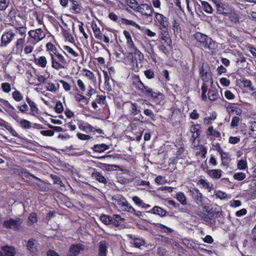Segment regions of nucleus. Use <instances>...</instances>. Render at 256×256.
Returning a JSON list of instances; mask_svg holds the SVG:
<instances>
[{"label":"nucleus","instance_id":"obj_45","mask_svg":"<svg viewBox=\"0 0 256 256\" xmlns=\"http://www.w3.org/2000/svg\"><path fill=\"white\" fill-rule=\"evenodd\" d=\"M144 241L141 238H136L134 240V244L136 248H140V246L144 245Z\"/></svg>","mask_w":256,"mask_h":256},{"label":"nucleus","instance_id":"obj_5","mask_svg":"<svg viewBox=\"0 0 256 256\" xmlns=\"http://www.w3.org/2000/svg\"><path fill=\"white\" fill-rule=\"evenodd\" d=\"M23 220L20 218L13 219L10 218L8 220H4L3 222V226L7 228H10L14 230H19L22 228V224Z\"/></svg>","mask_w":256,"mask_h":256},{"label":"nucleus","instance_id":"obj_13","mask_svg":"<svg viewBox=\"0 0 256 256\" xmlns=\"http://www.w3.org/2000/svg\"><path fill=\"white\" fill-rule=\"evenodd\" d=\"M109 244L106 240H102L98 242V256H106Z\"/></svg>","mask_w":256,"mask_h":256},{"label":"nucleus","instance_id":"obj_18","mask_svg":"<svg viewBox=\"0 0 256 256\" xmlns=\"http://www.w3.org/2000/svg\"><path fill=\"white\" fill-rule=\"evenodd\" d=\"M92 177L102 184H106L107 183L106 178L98 172L94 171L93 172L92 174Z\"/></svg>","mask_w":256,"mask_h":256},{"label":"nucleus","instance_id":"obj_54","mask_svg":"<svg viewBox=\"0 0 256 256\" xmlns=\"http://www.w3.org/2000/svg\"><path fill=\"white\" fill-rule=\"evenodd\" d=\"M28 220L32 224L36 222L38 220L36 214L34 212L30 214L28 217Z\"/></svg>","mask_w":256,"mask_h":256},{"label":"nucleus","instance_id":"obj_36","mask_svg":"<svg viewBox=\"0 0 256 256\" xmlns=\"http://www.w3.org/2000/svg\"><path fill=\"white\" fill-rule=\"evenodd\" d=\"M79 128L80 130H83L86 133L93 132L94 130V128L90 124H87L86 126L80 124L79 126Z\"/></svg>","mask_w":256,"mask_h":256},{"label":"nucleus","instance_id":"obj_50","mask_svg":"<svg viewBox=\"0 0 256 256\" xmlns=\"http://www.w3.org/2000/svg\"><path fill=\"white\" fill-rule=\"evenodd\" d=\"M21 126L24 128H31V123L30 122L26 120H22L20 122Z\"/></svg>","mask_w":256,"mask_h":256},{"label":"nucleus","instance_id":"obj_17","mask_svg":"<svg viewBox=\"0 0 256 256\" xmlns=\"http://www.w3.org/2000/svg\"><path fill=\"white\" fill-rule=\"evenodd\" d=\"M227 111L229 114L235 113L236 115H240L242 110L240 108L236 106L233 104H230L227 106Z\"/></svg>","mask_w":256,"mask_h":256},{"label":"nucleus","instance_id":"obj_63","mask_svg":"<svg viewBox=\"0 0 256 256\" xmlns=\"http://www.w3.org/2000/svg\"><path fill=\"white\" fill-rule=\"evenodd\" d=\"M173 30L176 32H178V30H180V22L178 20H174L173 22Z\"/></svg>","mask_w":256,"mask_h":256},{"label":"nucleus","instance_id":"obj_9","mask_svg":"<svg viewBox=\"0 0 256 256\" xmlns=\"http://www.w3.org/2000/svg\"><path fill=\"white\" fill-rule=\"evenodd\" d=\"M15 34L12 31L4 32L1 38L0 47L6 46L14 38Z\"/></svg>","mask_w":256,"mask_h":256},{"label":"nucleus","instance_id":"obj_25","mask_svg":"<svg viewBox=\"0 0 256 256\" xmlns=\"http://www.w3.org/2000/svg\"><path fill=\"white\" fill-rule=\"evenodd\" d=\"M92 28L96 38L98 40H102V36L100 28L97 26L96 24L94 26L92 25Z\"/></svg>","mask_w":256,"mask_h":256},{"label":"nucleus","instance_id":"obj_24","mask_svg":"<svg viewBox=\"0 0 256 256\" xmlns=\"http://www.w3.org/2000/svg\"><path fill=\"white\" fill-rule=\"evenodd\" d=\"M150 212L154 214L164 216L166 215V211L162 209L161 208L157 206H154L150 211Z\"/></svg>","mask_w":256,"mask_h":256},{"label":"nucleus","instance_id":"obj_56","mask_svg":"<svg viewBox=\"0 0 256 256\" xmlns=\"http://www.w3.org/2000/svg\"><path fill=\"white\" fill-rule=\"evenodd\" d=\"M2 88L5 92H8L11 89L10 84L8 82L3 83L2 84Z\"/></svg>","mask_w":256,"mask_h":256},{"label":"nucleus","instance_id":"obj_1","mask_svg":"<svg viewBox=\"0 0 256 256\" xmlns=\"http://www.w3.org/2000/svg\"><path fill=\"white\" fill-rule=\"evenodd\" d=\"M203 210L206 211L207 214L200 212L198 216L203 220L209 227H215L216 225V218H214L216 214L218 217L222 216V211L220 208L212 207L210 208L208 206L204 205Z\"/></svg>","mask_w":256,"mask_h":256},{"label":"nucleus","instance_id":"obj_32","mask_svg":"<svg viewBox=\"0 0 256 256\" xmlns=\"http://www.w3.org/2000/svg\"><path fill=\"white\" fill-rule=\"evenodd\" d=\"M13 98L16 102H20L22 100L24 96L22 93L18 90H16L12 94Z\"/></svg>","mask_w":256,"mask_h":256},{"label":"nucleus","instance_id":"obj_57","mask_svg":"<svg viewBox=\"0 0 256 256\" xmlns=\"http://www.w3.org/2000/svg\"><path fill=\"white\" fill-rule=\"evenodd\" d=\"M144 75L148 78L152 79L154 78V74L152 70L148 69L144 71Z\"/></svg>","mask_w":256,"mask_h":256},{"label":"nucleus","instance_id":"obj_35","mask_svg":"<svg viewBox=\"0 0 256 256\" xmlns=\"http://www.w3.org/2000/svg\"><path fill=\"white\" fill-rule=\"evenodd\" d=\"M208 98L210 100L214 101L217 98V90L216 89H210L208 91Z\"/></svg>","mask_w":256,"mask_h":256},{"label":"nucleus","instance_id":"obj_20","mask_svg":"<svg viewBox=\"0 0 256 256\" xmlns=\"http://www.w3.org/2000/svg\"><path fill=\"white\" fill-rule=\"evenodd\" d=\"M110 146L104 144H95L92 148V150L97 152H102L106 150L109 149Z\"/></svg>","mask_w":256,"mask_h":256},{"label":"nucleus","instance_id":"obj_37","mask_svg":"<svg viewBox=\"0 0 256 256\" xmlns=\"http://www.w3.org/2000/svg\"><path fill=\"white\" fill-rule=\"evenodd\" d=\"M51 59L52 62V67L57 70L62 68V66L60 64V63L58 62L54 57L53 54H51Z\"/></svg>","mask_w":256,"mask_h":256},{"label":"nucleus","instance_id":"obj_48","mask_svg":"<svg viewBox=\"0 0 256 256\" xmlns=\"http://www.w3.org/2000/svg\"><path fill=\"white\" fill-rule=\"evenodd\" d=\"M51 178L53 180L54 184H60L61 186H64L59 176L56 175L52 174Z\"/></svg>","mask_w":256,"mask_h":256},{"label":"nucleus","instance_id":"obj_15","mask_svg":"<svg viewBox=\"0 0 256 256\" xmlns=\"http://www.w3.org/2000/svg\"><path fill=\"white\" fill-rule=\"evenodd\" d=\"M156 18L158 22L164 28H166L168 26V18L161 14L156 13Z\"/></svg>","mask_w":256,"mask_h":256},{"label":"nucleus","instance_id":"obj_12","mask_svg":"<svg viewBox=\"0 0 256 256\" xmlns=\"http://www.w3.org/2000/svg\"><path fill=\"white\" fill-rule=\"evenodd\" d=\"M15 254V249L13 246H4L0 250V256H14Z\"/></svg>","mask_w":256,"mask_h":256},{"label":"nucleus","instance_id":"obj_34","mask_svg":"<svg viewBox=\"0 0 256 256\" xmlns=\"http://www.w3.org/2000/svg\"><path fill=\"white\" fill-rule=\"evenodd\" d=\"M112 216L106 214H102L100 217V220L104 224L106 225L110 224V223L112 222Z\"/></svg>","mask_w":256,"mask_h":256},{"label":"nucleus","instance_id":"obj_6","mask_svg":"<svg viewBox=\"0 0 256 256\" xmlns=\"http://www.w3.org/2000/svg\"><path fill=\"white\" fill-rule=\"evenodd\" d=\"M112 200L118 205L120 208L124 211L130 208V205L128 202L126 198L120 194L114 195L112 198Z\"/></svg>","mask_w":256,"mask_h":256},{"label":"nucleus","instance_id":"obj_47","mask_svg":"<svg viewBox=\"0 0 256 256\" xmlns=\"http://www.w3.org/2000/svg\"><path fill=\"white\" fill-rule=\"evenodd\" d=\"M64 48L65 50L67 51L69 54H72L74 57H77L79 56L78 54L74 50L68 46H64Z\"/></svg>","mask_w":256,"mask_h":256},{"label":"nucleus","instance_id":"obj_30","mask_svg":"<svg viewBox=\"0 0 256 256\" xmlns=\"http://www.w3.org/2000/svg\"><path fill=\"white\" fill-rule=\"evenodd\" d=\"M198 184H201L203 187L208 189L209 191L214 189L213 184H210L205 180L200 179L198 182Z\"/></svg>","mask_w":256,"mask_h":256},{"label":"nucleus","instance_id":"obj_39","mask_svg":"<svg viewBox=\"0 0 256 256\" xmlns=\"http://www.w3.org/2000/svg\"><path fill=\"white\" fill-rule=\"evenodd\" d=\"M242 83L245 88H248L250 90L253 91L255 90L254 87L252 84V82L250 80H244Z\"/></svg>","mask_w":256,"mask_h":256},{"label":"nucleus","instance_id":"obj_59","mask_svg":"<svg viewBox=\"0 0 256 256\" xmlns=\"http://www.w3.org/2000/svg\"><path fill=\"white\" fill-rule=\"evenodd\" d=\"M215 195L217 198H219L220 200H224L226 198L227 196V194L222 191L216 192Z\"/></svg>","mask_w":256,"mask_h":256},{"label":"nucleus","instance_id":"obj_16","mask_svg":"<svg viewBox=\"0 0 256 256\" xmlns=\"http://www.w3.org/2000/svg\"><path fill=\"white\" fill-rule=\"evenodd\" d=\"M27 249L31 253H35L37 251V242L35 240L30 238L26 244Z\"/></svg>","mask_w":256,"mask_h":256},{"label":"nucleus","instance_id":"obj_64","mask_svg":"<svg viewBox=\"0 0 256 256\" xmlns=\"http://www.w3.org/2000/svg\"><path fill=\"white\" fill-rule=\"evenodd\" d=\"M224 96L227 99L230 100H233L235 98L234 95L230 90H227L225 92Z\"/></svg>","mask_w":256,"mask_h":256},{"label":"nucleus","instance_id":"obj_52","mask_svg":"<svg viewBox=\"0 0 256 256\" xmlns=\"http://www.w3.org/2000/svg\"><path fill=\"white\" fill-rule=\"evenodd\" d=\"M122 23L127 25H130L134 27H138V25L134 21L124 18H122Z\"/></svg>","mask_w":256,"mask_h":256},{"label":"nucleus","instance_id":"obj_10","mask_svg":"<svg viewBox=\"0 0 256 256\" xmlns=\"http://www.w3.org/2000/svg\"><path fill=\"white\" fill-rule=\"evenodd\" d=\"M136 8L137 10L136 12H140L142 15L152 16V14L153 9L152 7L148 4H140Z\"/></svg>","mask_w":256,"mask_h":256},{"label":"nucleus","instance_id":"obj_43","mask_svg":"<svg viewBox=\"0 0 256 256\" xmlns=\"http://www.w3.org/2000/svg\"><path fill=\"white\" fill-rule=\"evenodd\" d=\"M46 48L48 50L52 52L55 55L58 54L57 48L56 47L50 42L46 44Z\"/></svg>","mask_w":256,"mask_h":256},{"label":"nucleus","instance_id":"obj_19","mask_svg":"<svg viewBox=\"0 0 256 256\" xmlns=\"http://www.w3.org/2000/svg\"><path fill=\"white\" fill-rule=\"evenodd\" d=\"M70 1L72 4V10L74 11L75 14H80L83 9L80 2L75 0H70Z\"/></svg>","mask_w":256,"mask_h":256},{"label":"nucleus","instance_id":"obj_61","mask_svg":"<svg viewBox=\"0 0 256 256\" xmlns=\"http://www.w3.org/2000/svg\"><path fill=\"white\" fill-rule=\"evenodd\" d=\"M194 4V6L195 10L196 12L198 14V12H202V4H200L198 2H196L194 0H193Z\"/></svg>","mask_w":256,"mask_h":256},{"label":"nucleus","instance_id":"obj_29","mask_svg":"<svg viewBox=\"0 0 256 256\" xmlns=\"http://www.w3.org/2000/svg\"><path fill=\"white\" fill-rule=\"evenodd\" d=\"M222 160V164L224 166H226L228 164L229 161L230 160L228 157V153L224 152L220 154Z\"/></svg>","mask_w":256,"mask_h":256},{"label":"nucleus","instance_id":"obj_3","mask_svg":"<svg viewBox=\"0 0 256 256\" xmlns=\"http://www.w3.org/2000/svg\"><path fill=\"white\" fill-rule=\"evenodd\" d=\"M140 86L138 89L146 96L150 97L153 99H158L162 98L164 94L160 92H156L153 90L152 89L144 85V84L139 80Z\"/></svg>","mask_w":256,"mask_h":256},{"label":"nucleus","instance_id":"obj_49","mask_svg":"<svg viewBox=\"0 0 256 256\" xmlns=\"http://www.w3.org/2000/svg\"><path fill=\"white\" fill-rule=\"evenodd\" d=\"M247 167V162L246 160H240L238 163V168L240 170H244Z\"/></svg>","mask_w":256,"mask_h":256},{"label":"nucleus","instance_id":"obj_14","mask_svg":"<svg viewBox=\"0 0 256 256\" xmlns=\"http://www.w3.org/2000/svg\"><path fill=\"white\" fill-rule=\"evenodd\" d=\"M84 250V246L82 244H76L72 246L70 248L69 256H76L80 250Z\"/></svg>","mask_w":256,"mask_h":256},{"label":"nucleus","instance_id":"obj_8","mask_svg":"<svg viewBox=\"0 0 256 256\" xmlns=\"http://www.w3.org/2000/svg\"><path fill=\"white\" fill-rule=\"evenodd\" d=\"M190 195L192 196L194 202L200 206L204 204L202 194L197 188H192L190 190Z\"/></svg>","mask_w":256,"mask_h":256},{"label":"nucleus","instance_id":"obj_26","mask_svg":"<svg viewBox=\"0 0 256 256\" xmlns=\"http://www.w3.org/2000/svg\"><path fill=\"white\" fill-rule=\"evenodd\" d=\"M176 199L182 205H186L187 204L186 198L184 194L182 192H178L176 194Z\"/></svg>","mask_w":256,"mask_h":256},{"label":"nucleus","instance_id":"obj_62","mask_svg":"<svg viewBox=\"0 0 256 256\" xmlns=\"http://www.w3.org/2000/svg\"><path fill=\"white\" fill-rule=\"evenodd\" d=\"M131 50L134 52V54L138 56L139 59L141 60L144 58V56L142 52L136 48L135 46L134 48H132Z\"/></svg>","mask_w":256,"mask_h":256},{"label":"nucleus","instance_id":"obj_4","mask_svg":"<svg viewBox=\"0 0 256 256\" xmlns=\"http://www.w3.org/2000/svg\"><path fill=\"white\" fill-rule=\"evenodd\" d=\"M28 42L36 44L46 36V33L41 28L31 30L28 32Z\"/></svg>","mask_w":256,"mask_h":256},{"label":"nucleus","instance_id":"obj_7","mask_svg":"<svg viewBox=\"0 0 256 256\" xmlns=\"http://www.w3.org/2000/svg\"><path fill=\"white\" fill-rule=\"evenodd\" d=\"M210 68L208 64H202L200 70V76L202 80L208 82L210 80H212V78L210 74L208 73Z\"/></svg>","mask_w":256,"mask_h":256},{"label":"nucleus","instance_id":"obj_31","mask_svg":"<svg viewBox=\"0 0 256 256\" xmlns=\"http://www.w3.org/2000/svg\"><path fill=\"white\" fill-rule=\"evenodd\" d=\"M229 14H230L229 18L230 22L234 24L239 22L240 16L238 14L235 12H231V13Z\"/></svg>","mask_w":256,"mask_h":256},{"label":"nucleus","instance_id":"obj_53","mask_svg":"<svg viewBox=\"0 0 256 256\" xmlns=\"http://www.w3.org/2000/svg\"><path fill=\"white\" fill-rule=\"evenodd\" d=\"M64 110L63 106L60 102H58L56 103L55 111L58 114L61 113Z\"/></svg>","mask_w":256,"mask_h":256},{"label":"nucleus","instance_id":"obj_11","mask_svg":"<svg viewBox=\"0 0 256 256\" xmlns=\"http://www.w3.org/2000/svg\"><path fill=\"white\" fill-rule=\"evenodd\" d=\"M216 12L218 14H222L224 15H228L232 12V9L229 8L228 6L224 4H216Z\"/></svg>","mask_w":256,"mask_h":256},{"label":"nucleus","instance_id":"obj_23","mask_svg":"<svg viewBox=\"0 0 256 256\" xmlns=\"http://www.w3.org/2000/svg\"><path fill=\"white\" fill-rule=\"evenodd\" d=\"M200 2L202 4V10L208 14L212 13L214 9L210 4L204 1H200Z\"/></svg>","mask_w":256,"mask_h":256},{"label":"nucleus","instance_id":"obj_60","mask_svg":"<svg viewBox=\"0 0 256 256\" xmlns=\"http://www.w3.org/2000/svg\"><path fill=\"white\" fill-rule=\"evenodd\" d=\"M0 102L6 107V108L14 109V106L8 100L0 98Z\"/></svg>","mask_w":256,"mask_h":256},{"label":"nucleus","instance_id":"obj_41","mask_svg":"<svg viewBox=\"0 0 256 256\" xmlns=\"http://www.w3.org/2000/svg\"><path fill=\"white\" fill-rule=\"evenodd\" d=\"M233 177L234 180L240 181L244 180L246 177V175L242 172H240L235 173Z\"/></svg>","mask_w":256,"mask_h":256},{"label":"nucleus","instance_id":"obj_58","mask_svg":"<svg viewBox=\"0 0 256 256\" xmlns=\"http://www.w3.org/2000/svg\"><path fill=\"white\" fill-rule=\"evenodd\" d=\"M240 118L238 116H234L231 122V126L232 128H235L237 126L240 122Z\"/></svg>","mask_w":256,"mask_h":256},{"label":"nucleus","instance_id":"obj_21","mask_svg":"<svg viewBox=\"0 0 256 256\" xmlns=\"http://www.w3.org/2000/svg\"><path fill=\"white\" fill-rule=\"evenodd\" d=\"M222 170L220 169L217 170H210L207 171V174L209 176L212 178H219L222 176Z\"/></svg>","mask_w":256,"mask_h":256},{"label":"nucleus","instance_id":"obj_42","mask_svg":"<svg viewBox=\"0 0 256 256\" xmlns=\"http://www.w3.org/2000/svg\"><path fill=\"white\" fill-rule=\"evenodd\" d=\"M144 113L146 116L150 117L152 120L154 121L156 120L155 114L151 110L146 108L144 110Z\"/></svg>","mask_w":256,"mask_h":256},{"label":"nucleus","instance_id":"obj_44","mask_svg":"<svg viewBox=\"0 0 256 256\" xmlns=\"http://www.w3.org/2000/svg\"><path fill=\"white\" fill-rule=\"evenodd\" d=\"M10 0H0V10H4L8 6Z\"/></svg>","mask_w":256,"mask_h":256},{"label":"nucleus","instance_id":"obj_22","mask_svg":"<svg viewBox=\"0 0 256 256\" xmlns=\"http://www.w3.org/2000/svg\"><path fill=\"white\" fill-rule=\"evenodd\" d=\"M159 38L164 40L166 44H170L171 40L170 38L168 32L167 30H162L160 35Z\"/></svg>","mask_w":256,"mask_h":256},{"label":"nucleus","instance_id":"obj_51","mask_svg":"<svg viewBox=\"0 0 256 256\" xmlns=\"http://www.w3.org/2000/svg\"><path fill=\"white\" fill-rule=\"evenodd\" d=\"M200 152H196V155L198 156L201 154L202 157L204 158L206 157V155L207 152L206 148L202 146H200Z\"/></svg>","mask_w":256,"mask_h":256},{"label":"nucleus","instance_id":"obj_40","mask_svg":"<svg viewBox=\"0 0 256 256\" xmlns=\"http://www.w3.org/2000/svg\"><path fill=\"white\" fill-rule=\"evenodd\" d=\"M56 56H57L60 64L62 66V68H64L65 66L68 64L66 60L64 58V56L59 53L56 54Z\"/></svg>","mask_w":256,"mask_h":256},{"label":"nucleus","instance_id":"obj_33","mask_svg":"<svg viewBox=\"0 0 256 256\" xmlns=\"http://www.w3.org/2000/svg\"><path fill=\"white\" fill-rule=\"evenodd\" d=\"M128 5L135 12L137 10V8L139 4L136 0H126Z\"/></svg>","mask_w":256,"mask_h":256},{"label":"nucleus","instance_id":"obj_46","mask_svg":"<svg viewBox=\"0 0 256 256\" xmlns=\"http://www.w3.org/2000/svg\"><path fill=\"white\" fill-rule=\"evenodd\" d=\"M157 226L164 232H172L173 230L171 228L165 226L161 224H158Z\"/></svg>","mask_w":256,"mask_h":256},{"label":"nucleus","instance_id":"obj_2","mask_svg":"<svg viewBox=\"0 0 256 256\" xmlns=\"http://www.w3.org/2000/svg\"><path fill=\"white\" fill-rule=\"evenodd\" d=\"M195 39L201 44L202 46L209 50H214L216 43L212 40L207 36L200 32H197L194 35Z\"/></svg>","mask_w":256,"mask_h":256},{"label":"nucleus","instance_id":"obj_38","mask_svg":"<svg viewBox=\"0 0 256 256\" xmlns=\"http://www.w3.org/2000/svg\"><path fill=\"white\" fill-rule=\"evenodd\" d=\"M30 108V114L31 115L35 116L36 114H39V110L36 106V105L34 102H33L32 104L29 105Z\"/></svg>","mask_w":256,"mask_h":256},{"label":"nucleus","instance_id":"obj_55","mask_svg":"<svg viewBox=\"0 0 256 256\" xmlns=\"http://www.w3.org/2000/svg\"><path fill=\"white\" fill-rule=\"evenodd\" d=\"M133 201L135 202L136 204L138 206H144L145 203H144L138 196H134L132 198Z\"/></svg>","mask_w":256,"mask_h":256},{"label":"nucleus","instance_id":"obj_28","mask_svg":"<svg viewBox=\"0 0 256 256\" xmlns=\"http://www.w3.org/2000/svg\"><path fill=\"white\" fill-rule=\"evenodd\" d=\"M131 106V113L133 115L135 116L141 112L140 106H138L136 103H132Z\"/></svg>","mask_w":256,"mask_h":256},{"label":"nucleus","instance_id":"obj_27","mask_svg":"<svg viewBox=\"0 0 256 256\" xmlns=\"http://www.w3.org/2000/svg\"><path fill=\"white\" fill-rule=\"evenodd\" d=\"M34 61L37 64L42 68H45L47 64V60L45 56H42L38 59L34 58Z\"/></svg>","mask_w":256,"mask_h":256}]
</instances>
